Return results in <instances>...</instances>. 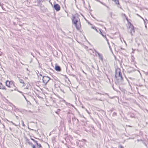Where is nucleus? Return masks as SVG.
<instances>
[{"label": "nucleus", "mask_w": 148, "mask_h": 148, "mask_svg": "<svg viewBox=\"0 0 148 148\" xmlns=\"http://www.w3.org/2000/svg\"><path fill=\"white\" fill-rule=\"evenodd\" d=\"M72 21L73 23L75 25L76 29L78 30H79L81 25L79 15L77 14H76L73 16Z\"/></svg>", "instance_id": "obj_1"}, {"label": "nucleus", "mask_w": 148, "mask_h": 148, "mask_svg": "<svg viewBox=\"0 0 148 148\" xmlns=\"http://www.w3.org/2000/svg\"><path fill=\"white\" fill-rule=\"evenodd\" d=\"M115 77L118 83L119 82H122L123 81V78L119 68H118L116 69Z\"/></svg>", "instance_id": "obj_2"}, {"label": "nucleus", "mask_w": 148, "mask_h": 148, "mask_svg": "<svg viewBox=\"0 0 148 148\" xmlns=\"http://www.w3.org/2000/svg\"><path fill=\"white\" fill-rule=\"evenodd\" d=\"M42 82L45 85H46L48 82L52 80L51 78L48 76H44L42 77Z\"/></svg>", "instance_id": "obj_3"}, {"label": "nucleus", "mask_w": 148, "mask_h": 148, "mask_svg": "<svg viewBox=\"0 0 148 148\" xmlns=\"http://www.w3.org/2000/svg\"><path fill=\"white\" fill-rule=\"evenodd\" d=\"M54 8L56 11H58L60 9V7L58 4H54Z\"/></svg>", "instance_id": "obj_4"}, {"label": "nucleus", "mask_w": 148, "mask_h": 148, "mask_svg": "<svg viewBox=\"0 0 148 148\" xmlns=\"http://www.w3.org/2000/svg\"><path fill=\"white\" fill-rule=\"evenodd\" d=\"M13 82L7 80L5 82L6 85L9 88H11V86H12V83Z\"/></svg>", "instance_id": "obj_5"}, {"label": "nucleus", "mask_w": 148, "mask_h": 148, "mask_svg": "<svg viewBox=\"0 0 148 148\" xmlns=\"http://www.w3.org/2000/svg\"><path fill=\"white\" fill-rule=\"evenodd\" d=\"M55 69L56 71H61L60 67L57 64L56 65Z\"/></svg>", "instance_id": "obj_6"}, {"label": "nucleus", "mask_w": 148, "mask_h": 148, "mask_svg": "<svg viewBox=\"0 0 148 148\" xmlns=\"http://www.w3.org/2000/svg\"><path fill=\"white\" fill-rule=\"evenodd\" d=\"M0 89L5 90H7L6 88L5 87V86H4L1 82H0Z\"/></svg>", "instance_id": "obj_7"}, {"label": "nucleus", "mask_w": 148, "mask_h": 148, "mask_svg": "<svg viewBox=\"0 0 148 148\" xmlns=\"http://www.w3.org/2000/svg\"><path fill=\"white\" fill-rule=\"evenodd\" d=\"M18 77V80H19V82L20 83H22L23 84V86H25V84L23 80L21 79L19 77Z\"/></svg>", "instance_id": "obj_8"}, {"label": "nucleus", "mask_w": 148, "mask_h": 148, "mask_svg": "<svg viewBox=\"0 0 148 148\" xmlns=\"http://www.w3.org/2000/svg\"><path fill=\"white\" fill-rule=\"evenodd\" d=\"M98 56H99V59H100L101 60V61H103V57L102 55H101V54L99 53H98Z\"/></svg>", "instance_id": "obj_9"}, {"label": "nucleus", "mask_w": 148, "mask_h": 148, "mask_svg": "<svg viewBox=\"0 0 148 148\" xmlns=\"http://www.w3.org/2000/svg\"><path fill=\"white\" fill-rule=\"evenodd\" d=\"M112 0L114 1L115 2V4H116L120 5L119 0Z\"/></svg>", "instance_id": "obj_10"}, {"label": "nucleus", "mask_w": 148, "mask_h": 148, "mask_svg": "<svg viewBox=\"0 0 148 148\" xmlns=\"http://www.w3.org/2000/svg\"><path fill=\"white\" fill-rule=\"evenodd\" d=\"M26 141L30 145H32V143H31L29 142V139L26 138Z\"/></svg>", "instance_id": "obj_11"}, {"label": "nucleus", "mask_w": 148, "mask_h": 148, "mask_svg": "<svg viewBox=\"0 0 148 148\" xmlns=\"http://www.w3.org/2000/svg\"><path fill=\"white\" fill-rule=\"evenodd\" d=\"M30 139L31 140H32V141H33L35 143H36V144L38 142L36 140H35L34 139L32 138L31 137Z\"/></svg>", "instance_id": "obj_12"}, {"label": "nucleus", "mask_w": 148, "mask_h": 148, "mask_svg": "<svg viewBox=\"0 0 148 148\" xmlns=\"http://www.w3.org/2000/svg\"><path fill=\"white\" fill-rule=\"evenodd\" d=\"M99 31H100V34L103 37H105V36L102 33V30L101 29H100Z\"/></svg>", "instance_id": "obj_13"}, {"label": "nucleus", "mask_w": 148, "mask_h": 148, "mask_svg": "<svg viewBox=\"0 0 148 148\" xmlns=\"http://www.w3.org/2000/svg\"><path fill=\"white\" fill-rule=\"evenodd\" d=\"M13 91V89H8L7 91V92H11Z\"/></svg>", "instance_id": "obj_14"}, {"label": "nucleus", "mask_w": 148, "mask_h": 148, "mask_svg": "<svg viewBox=\"0 0 148 148\" xmlns=\"http://www.w3.org/2000/svg\"><path fill=\"white\" fill-rule=\"evenodd\" d=\"M36 144L39 147V148H41L42 147V146L40 144H38L37 143Z\"/></svg>", "instance_id": "obj_15"}, {"label": "nucleus", "mask_w": 148, "mask_h": 148, "mask_svg": "<svg viewBox=\"0 0 148 148\" xmlns=\"http://www.w3.org/2000/svg\"><path fill=\"white\" fill-rule=\"evenodd\" d=\"M133 71V69H132V70H131L130 71H129V70H128L127 71V72L129 73H132Z\"/></svg>", "instance_id": "obj_16"}, {"label": "nucleus", "mask_w": 148, "mask_h": 148, "mask_svg": "<svg viewBox=\"0 0 148 148\" xmlns=\"http://www.w3.org/2000/svg\"><path fill=\"white\" fill-rule=\"evenodd\" d=\"M136 15L139 16V17H140V18H141L142 19H143V20L144 21V19L141 16H140L138 14H136Z\"/></svg>", "instance_id": "obj_17"}, {"label": "nucleus", "mask_w": 148, "mask_h": 148, "mask_svg": "<svg viewBox=\"0 0 148 148\" xmlns=\"http://www.w3.org/2000/svg\"><path fill=\"white\" fill-rule=\"evenodd\" d=\"M131 25H132V31H133L134 32V27H133V25L131 24Z\"/></svg>", "instance_id": "obj_18"}, {"label": "nucleus", "mask_w": 148, "mask_h": 148, "mask_svg": "<svg viewBox=\"0 0 148 148\" xmlns=\"http://www.w3.org/2000/svg\"><path fill=\"white\" fill-rule=\"evenodd\" d=\"M117 116V114L115 112H114L112 114L113 116Z\"/></svg>", "instance_id": "obj_19"}, {"label": "nucleus", "mask_w": 148, "mask_h": 148, "mask_svg": "<svg viewBox=\"0 0 148 148\" xmlns=\"http://www.w3.org/2000/svg\"><path fill=\"white\" fill-rule=\"evenodd\" d=\"M31 145L32 146V148H36V146L33 144H32V145Z\"/></svg>", "instance_id": "obj_20"}, {"label": "nucleus", "mask_w": 148, "mask_h": 148, "mask_svg": "<svg viewBox=\"0 0 148 148\" xmlns=\"http://www.w3.org/2000/svg\"><path fill=\"white\" fill-rule=\"evenodd\" d=\"M3 4H1V3L0 5L1 7L2 8V9H3L4 10V8H3Z\"/></svg>", "instance_id": "obj_21"}, {"label": "nucleus", "mask_w": 148, "mask_h": 148, "mask_svg": "<svg viewBox=\"0 0 148 148\" xmlns=\"http://www.w3.org/2000/svg\"><path fill=\"white\" fill-rule=\"evenodd\" d=\"M22 125L23 127H25V125L24 124V122L23 121H22Z\"/></svg>", "instance_id": "obj_22"}, {"label": "nucleus", "mask_w": 148, "mask_h": 148, "mask_svg": "<svg viewBox=\"0 0 148 148\" xmlns=\"http://www.w3.org/2000/svg\"><path fill=\"white\" fill-rule=\"evenodd\" d=\"M92 28H93V29H95L96 30V31H97V29H96V28L95 27H92Z\"/></svg>", "instance_id": "obj_23"}, {"label": "nucleus", "mask_w": 148, "mask_h": 148, "mask_svg": "<svg viewBox=\"0 0 148 148\" xmlns=\"http://www.w3.org/2000/svg\"><path fill=\"white\" fill-rule=\"evenodd\" d=\"M120 148H124L121 145H119Z\"/></svg>", "instance_id": "obj_24"}, {"label": "nucleus", "mask_w": 148, "mask_h": 148, "mask_svg": "<svg viewBox=\"0 0 148 148\" xmlns=\"http://www.w3.org/2000/svg\"><path fill=\"white\" fill-rule=\"evenodd\" d=\"M105 38H106V40L107 41L108 44L109 45V43L108 42V40L107 39V38L106 37H105Z\"/></svg>", "instance_id": "obj_25"}, {"label": "nucleus", "mask_w": 148, "mask_h": 148, "mask_svg": "<svg viewBox=\"0 0 148 148\" xmlns=\"http://www.w3.org/2000/svg\"><path fill=\"white\" fill-rule=\"evenodd\" d=\"M38 2H41L42 1V0H37Z\"/></svg>", "instance_id": "obj_26"}, {"label": "nucleus", "mask_w": 148, "mask_h": 148, "mask_svg": "<svg viewBox=\"0 0 148 148\" xmlns=\"http://www.w3.org/2000/svg\"><path fill=\"white\" fill-rule=\"evenodd\" d=\"M77 145L78 146H79V143L78 142H77Z\"/></svg>", "instance_id": "obj_27"}, {"label": "nucleus", "mask_w": 148, "mask_h": 148, "mask_svg": "<svg viewBox=\"0 0 148 148\" xmlns=\"http://www.w3.org/2000/svg\"><path fill=\"white\" fill-rule=\"evenodd\" d=\"M17 91L18 92H20V93H23L22 92L20 91H19L18 90H17Z\"/></svg>", "instance_id": "obj_28"}, {"label": "nucleus", "mask_w": 148, "mask_h": 148, "mask_svg": "<svg viewBox=\"0 0 148 148\" xmlns=\"http://www.w3.org/2000/svg\"><path fill=\"white\" fill-rule=\"evenodd\" d=\"M80 148H84L82 146H79Z\"/></svg>", "instance_id": "obj_29"}, {"label": "nucleus", "mask_w": 148, "mask_h": 148, "mask_svg": "<svg viewBox=\"0 0 148 148\" xmlns=\"http://www.w3.org/2000/svg\"><path fill=\"white\" fill-rule=\"evenodd\" d=\"M23 96L24 97V98L25 99L27 100L26 99V98L25 97L24 95H23Z\"/></svg>", "instance_id": "obj_30"}, {"label": "nucleus", "mask_w": 148, "mask_h": 148, "mask_svg": "<svg viewBox=\"0 0 148 148\" xmlns=\"http://www.w3.org/2000/svg\"><path fill=\"white\" fill-rule=\"evenodd\" d=\"M14 90H17V91L18 90H17L16 88L14 89Z\"/></svg>", "instance_id": "obj_31"}, {"label": "nucleus", "mask_w": 148, "mask_h": 148, "mask_svg": "<svg viewBox=\"0 0 148 148\" xmlns=\"http://www.w3.org/2000/svg\"><path fill=\"white\" fill-rule=\"evenodd\" d=\"M86 112H88V111L87 109H86Z\"/></svg>", "instance_id": "obj_32"}, {"label": "nucleus", "mask_w": 148, "mask_h": 148, "mask_svg": "<svg viewBox=\"0 0 148 148\" xmlns=\"http://www.w3.org/2000/svg\"><path fill=\"white\" fill-rule=\"evenodd\" d=\"M82 108H85L84 107V106H82Z\"/></svg>", "instance_id": "obj_33"}, {"label": "nucleus", "mask_w": 148, "mask_h": 148, "mask_svg": "<svg viewBox=\"0 0 148 148\" xmlns=\"http://www.w3.org/2000/svg\"><path fill=\"white\" fill-rule=\"evenodd\" d=\"M130 34L132 35V31L130 32Z\"/></svg>", "instance_id": "obj_34"}, {"label": "nucleus", "mask_w": 148, "mask_h": 148, "mask_svg": "<svg viewBox=\"0 0 148 148\" xmlns=\"http://www.w3.org/2000/svg\"><path fill=\"white\" fill-rule=\"evenodd\" d=\"M126 20H127V21H128V18H126Z\"/></svg>", "instance_id": "obj_35"}, {"label": "nucleus", "mask_w": 148, "mask_h": 148, "mask_svg": "<svg viewBox=\"0 0 148 148\" xmlns=\"http://www.w3.org/2000/svg\"><path fill=\"white\" fill-rule=\"evenodd\" d=\"M145 27H146V28L147 27V26H146V25H145Z\"/></svg>", "instance_id": "obj_36"}, {"label": "nucleus", "mask_w": 148, "mask_h": 148, "mask_svg": "<svg viewBox=\"0 0 148 148\" xmlns=\"http://www.w3.org/2000/svg\"><path fill=\"white\" fill-rule=\"evenodd\" d=\"M83 140H84V141H86V140H85L83 139Z\"/></svg>", "instance_id": "obj_37"}, {"label": "nucleus", "mask_w": 148, "mask_h": 148, "mask_svg": "<svg viewBox=\"0 0 148 148\" xmlns=\"http://www.w3.org/2000/svg\"><path fill=\"white\" fill-rule=\"evenodd\" d=\"M133 116H132V117H133Z\"/></svg>", "instance_id": "obj_38"}, {"label": "nucleus", "mask_w": 148, "mask_h": 148, "mask_svg": "<svg viewBox=\"0 0 148 148\" xmlns=\"http://www.w3.org/2000/svg\"><path fill=\"white\" fill-rule=\"evenodd\" d=\"M133 116H132V117H133Z\"/></svg>", "instance_id": "obj_39"}, {"label": "nucleus", "mask_w": 148, "mask_h": 148, "mask_svg": "<svg viewBox=\"0 0 148 148\" xmlns=\"http://www.w3.org/2000/svg\"><path fill=\"white\" fill-rule=\"evenodd\" d=\"M40 75H41V76H42V75H40Z\"/></svg>", "instance_id": "obj_40"}]
</instances>
